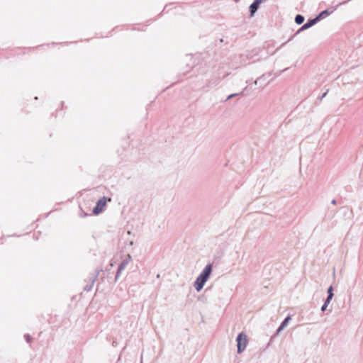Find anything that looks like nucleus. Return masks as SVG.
<instances>
[{
	"instance_id": "obj_5",
	"label": "nucleus",
	"mask_w": 363,
	"mask_h": 363,
	"mask_svg": "<svg viewBox=\"0 0 363 363\" xmlns=\"http://www.w3.org/2000/svg\"><path fill=\"white\" fill-rule=\"evenodd\" d=\"M101 270L99 269H96L95 271V274H93L90 278H89V283H88L87 284H86L84 286V291H90L91 289H92V287L94 286V284L95 282V281L96 280V279L98 278L99 275V272H100Z\"/></svg>"
},
{
	"instance_id": "obj_4",
	"label": "nucleus",
	"mask_w": 363,
	"mask_h": 363,
	"mask_svg": "<svg viewBox=\"0 0 363 363\" xmlns=\"http://www.w3.org/2000/svg\"><path fill=\"white\" fill-rule=\"evenodd\" d=\"M131 259H132V257L130 256V255L128 254V255H127V257L121 262V264H119V266L118 267L117 272H116V277H115V282H116L118 281L122 272L126 268V267L128 266L129 262L131 261Z\"/></svg>"
},
{
	"instance_id": "obj_8",
	"label": "nucleus",
	"mask_w": 363,
	"mask_h": 363,
	"mask_svg": "<svg viewBox=\"0 0 363 363\" xmlns=\"http://www.w3.org/2000/svg\"><path fill=\"white\" fill-rule=\"evenodd\" d=\"M264 0H254L249 7L250 17H252L258 10L259 5Z\"/></svg>"
},
{
	"instance_id": "obj_15",
	"label": "nucleus",
	"mask_w": 363,
	"mask_h": 363,
	"mask_svg": "<svg viewBox=\"0 0 363 363\" xmlns=\"http://www.w3.org/2000/svg\"><path fill=\"white\" fill-rule=\"evenodd\" d=\"M24 337L27 342L30 343L31 342L32 337H30V335L26 334Z\"/></svg>"
},
{
	"instance_id": "obj_13",
	"label": "nucleus",
	"mask_w": 363,
	"mask_h": 363,
	"mask_svg": "<svg viewBox=\"0 0 363 363\" xmlns=\"http://www.w3.org/2000/svg\"><path fill=\"white\" fill-rule=\"evenodd\" d=\"M333 299L332 297L327 296L326 299L325 300L324 304H325V306H328L329 303H330L331 300Z\"/></svg>"
},
{
	"instance_id": "obj_18",
	"label": "nucleus",
	"mask_w": 363,
	"mask_h": 363,
	"mask_svg": "<svg viewBox=\"0 0 363 363\" xmlns=\"http://www.w3.org/2000/svg\"><path fill=\"white\" fill-rule=\"evenodd\" d=\"M286 69H288V68H286V69H284L283 70H281L279 73H275V77H278L280 75V74L284 71H286Z\"/></svg>"
},
{
	"instance_id": "obj_7",
	"label": "nucleus",
	"mask_w": 363,
	"mask_h": 363,
	"mask_svg": "<svg viewBox=\"0 0 363 363\" xmlns=\"http://www.w3.org/2000/svg\"><path fill=\"white\" fill-rule=\"evenodd\" d=\"M290 315L286 316L284 320L281 322L279 328H277L275 334L271 337V340L274 338L277 335L279 334L281 331H282L289 324V321L291 320Z\"/></svg>"
},
{
	"instance_id": "obj_12",
	"label": "nucleus",
	"mask_w": 363,
	"mask_h": 363,
	"mask_svg": "<svg viewBox=\"0 0 363 363\" xmlns=\"http://www.w3.org/2000/svg\"><path fill=\"white\" fill-rule=\"evenodd\" d=\"M327 293H328V296H329L330 298V297L333 298L334 294H333V286H329V288L327 290Z\"/></svg>"
},
{
	"instance_id": "obj_11",
	"label": "nucleus",
	"mask_w": 363,
	"mask_h": 363,
	"mask_svg": "<svg viewBox=\"0 0 363 363\" xmlns=\"http://www.w3.org/2000/svg\"><path fill=\"white\" fill-rule=\"evenodd\" d=\"M305 18L303 15L297 14L295 17L294 21L296 24L301 25L304 22Z\"/></svg>"
},
{
	"instance_id": "obj_17",
	"label": "nucleus",
	"mask_w": 363,
	"mask_h": 363,
	"mask_svg": "<svg viewBox=\"0 0 363 363\" xmlns=\"http://www.w3.org/2000/svg\"><path fill=\"white\" fill-rule=\"evenodd\" d=\"M327 307L328 306H325V304L323 303V305L321 306V308H320L321 311L324 312L325 311H326Z\"/></svg>"
},
{
	"instance_id": "obj_3",
	"label": "nucleus",
	"mask_w": 363,
	"mask_h": 363,
	"mask_svg": "<svg viewBox=\"0 0 363 363\" xmlns=\"http://www.w3.org/2000/svg\"><path fill=\"white\" fill-rule=\"evenodd\" d=\"M108 201H111V199H108L106 196H103L101 199H99L97 201L96 206L93 208L92 213L94 215H99V213H101L103 211L104 207L106 206Z\"/></svg>"
},
{
	"instance_id": "obj_21",
	"label": "nucleus",
	"mask_w": 363,
	"mask_h": 363,
	"mask_svg": "<svg viewBox=\"0 0 363 363\" xmlns=\"http://www.w3.org/2000/svg\"><path fill=\"white\" fill-rule=\"evenodd\" d=\"M235 2H238L240 0H234Z\"/></svg>"
},
{
	"instance_id": "obj_2",
	"label": "nucleus",
	"mask_w": 363,
	"mask_h": 363,
	"mask_svg": "<svg viewBox=\"0 0 363 363\" xmlns=\"http://www.w3.org/2000/svg\"><path fill=\"white\" fill-rule=\"evenodd\" d=\"M236 342L238 353L240 354L245 350L247 344V337L246 334L244 332L240 333L236 337Z\"/></svg>"
},
{
	"instance_id": "obj_9",
	"label": "nucleus",
	"mask_w": 363,
	"mask_h": 363,
	"mask_svg": "<svg viewBox=\"0 0 363 363\" xmlns=\"http://www.w3.org/2000/svg\"><path fill=\"white\" fill-rule=\"evenodd\" d=\"M335 10V9L333 8H332L331 9H325L320 12L315 18L317 20V21L319 22L322 19L325 18V17L333 13Z\"/></svg>"
},
{
	"instance_id": "obj_10",
	"label": "nucleus",
	"mask_w": 363,
	"mask_h": 363,
	"mask_svg": "<svg viewBox=\"0 0 363 363\" xmlns=\"http://www.w3.org/2000/svg\"><path fill=\"white\" fill-rule=\"evenodd\" d=\"M266 74H262L261 77H258L255 82V84H259V86H264L265 84H267V83L265 82L266 81ZM269 82H267L268 84Z\"/></svg>"
},
{
	"instance_id": "obj_14",
	"label": "nucleus",
	"mask_w": 363,
	"mask_h": 363,
	"mask_svg": "<svg viewBox=\"0 0 363 363\" xmlns=\"http://www.w3.org/2000/svg\"><path fill=\"white\" fill-rule=\"evenodd\" d=\"M327 94H328V90L325 92H324L321 96H318L317 100L319 101H322V99L326 96Z\"/></svg>"
},
{
	"instance_id": "obj_1",
	"label": "nucleus",
	"mask_w": 363,
	"mask_h": 363,
	"mask_svg": "<svg viewBox=\"0 0 363 363\" xmlns=\"http://www.w3.org/2000/svg\"><path fill=\"white\" fill-rule=\"evenodd\" d=\"M211 272L212 265L211 264H208L194 283V286L197 291H200L203 289L204 284L210 277Z\"/></svg>"
},
{
	"instance_id": "obj_20",
	"label": "nucleus",
	"mask_w": 363,
	"mask_h": 363,
	"mask_svg": "<svg viewBox=\"0 0 363 363\" xmlns=\"http://www.w3.org/2000/svg\"><path fill=\"white\" fill-rule=\"evenodd\" d=\"M331 203H332V204L335 205L336 204V200L335 199L332 200Z\"/></svg>"
},
{
	"instance_id": "obj_6",
	"label": "nucleus",
	"mask_w": 363,
	"mask_h": 363,
	"mask_svg": "<svg viewBox=\"0 0 363 363\" xmlns=\"http://www.w3.org/2000/svg\"><path fill=\"white\" fill-rule=\"evenodd\" d=\"M318 23L317 20L315 19V18H310L307 21V22L306 23H304L298 30V31L296 32V34L301 33V31H303L305 30H307L308 28H310L311 27H312L313 26L315 25L316 23Z\"/></svg>"
},
{
	"instance_id": "obj_16",
	"label": "nucleus",
	"mask_w": 363,
	"mask_h": 363,
	"mask_svg": "<svg viewBox=\"0 0 363 363\" xmlns=\"http://www.w3.org/2000/svg\"><path fill=\"white\" fill-rule=\"evenodd\" d=\"M238 95H239V94H238V93L232 94L229 95V96L227 97L226 100H228V99H230L234 98L235 96H238Z\"/></svg>"
},
{
	"instance_id": "obj_19",
	"label": "nucleus",
	"mask_w": 363,
	"mask_h": 363,
	"mask_svg": "<svg viewBox=\"0 0 363 363\" xmlns=\"http://www.w3.org/2000/svg\"><path fill=\"white\" fill-rule=\"evenodd\" d=\"M265 74H266V78H267L268 77H270L272 74V72H268V73H267Z\"/></svg>"
}]
</instances>
